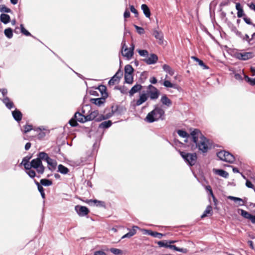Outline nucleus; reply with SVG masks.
I'll return each instance as SVG.
<instances>
[{
	"label": "nucleus",
	"mask_w": 255,
	"mask_h": 255,
	"mask_svg": "<svg viewBox=\"0 0 255 255\" xmlns=\"http://www.w3.org/2000/svg\"><path fill=\"white\" fill-rule=\"evenodd\" d=\"M58 171L63 174H66L69 171V169L62 164H59L58 166Z\"/></svg>",
	"instance_id": "a19ab883"
},
{
	"label": "nucleus",
	"mask_w": 255,
	"mask_h": 255,
	"mask_svg": "<svg viewBox=\"0 0 255 255\" xmlns=\"http://www.w3.org/2000/svg\"><path fill=\"white\" fill-rule=\"evenodd\" d=\"M97 89L100 92L102 97L107 98L108 97V93L107 92V87L104 85H100L98 86Z\"/></svg>",
	"instance_id": "bb28decb"
},
{
	"label": "nucleus",
	"mask_w": 255,
	"mask_h": 255,
	"mask_svg": "<svg viewBox=\"0 0 255 255\" xmlns=\"http://www.w3.org/2000/svg\"><path fill=\"white\" fill-rule=\"evenodd\" d=\"M152 35L154 36V37L158 39L159 41V43L161 44L163 43V34L161 31H159L156 29H154L153 31Z\"/></svg>",
	"instance_id": "412c9836"
},
{
	"label": "nucleus",
	"mask_w": 255,
	"mask_h": 255,
	"mask_svg": "<svg viewBox=\"0 0 255 255\" xmlns=\"http://www.w3.org/2000/svg\"><path fill=\"white\" fill-rule=\"evenodd\" d=\"M42 160H22L21 162L19 164V167L23 166L25 170L31 169L33 168L36 169L39 174H43L45 168L42 165Z\"/></svg>",
	"instance_id": "20e7f679"
},
{
	"label": "nucleus",
	"mask_w": 255,
	"mask_h": 255,
	"mask_svg": "<svg viewBox=\"0 0 255 255\" xmlns=\"http://www.w3.org/2000/svg\"><path fill=\"white\" fill-rule=\"evenodd\" d=\"M1 100L8 110H11L15 107L13 102L8 97H5Z\"/></svg>",
	"instance_id": "a211bd4d"
},
{
	"label": "nucleus",
	"mask_w": 255,
	"mask_h": 255,
	"mask_svg": "<svg viewBox=\"0 0 255 255\" xmlns=\"http://www.w3.org/2000/svg\"><path fill=\"white\" fill-rule=\"evenodd\" d=\"M48 165V169L53 171L55 169L56 166L57 165V162L56 160H46Z\"/></svg>",
	"instance_id": "58836bf2"
},
{
	"label": "nucleus",
	"mask_w": 255,
	"mask_h": 255,
	"mask_svg": "<svg viewBox=\"0 0 255 255\" xmlns=\"http://www.w3.org/2000/svg\"><path fill=\"white\" fill-rule=\"evenodd\" d=\"M156 243L157 244L159 247H165L168 248V244L167 243V241L166 240L158 241L156 242Z\"/></svg>",
	"instance_id": "4d7b16f0"
},
{
	"label": "nucleus",
	"mask_w": 255,
	"mask_h": 255,
	"mask_svg": "<svg viewBox=\"0 0 255 255\" xmlns=\"http://www.w3.org/2000/svg\"><path fill=\"white\" fill-rule=\"evenodd\" d=\"M11 114L13 118L15 121L18 123L21 121L22 118V114L19 110L15 109L14 111H12Z\"/></svg>",
	"instance_id": "2eb2a0df"
},
{
	"label": "nucleus",
	"mask_w": 255,
	"mask_h": 255,
	"mask_svg": "<svg viewBox=\"0 0 255 255\" xmlns=\"http://www.w3.org/2000/svg\"><path fill=\"white\" fill-rule=\"evenodd\" d=\"M213 172L215 174L218 175L225 178H228L229 177L228 172L224 170L214 168L213 169Z\"/></svg>",
	"instance_id": "aec40b11"
},
{
	"label": "nucleus",
	"mask_w": 255,
	"mask_h": 255,
	"mask_svg": "<svg viewBox=\"0 0 255 255\" xmlns=\"http://www.w3.org/2000/svg\"><path fill=\"white\" fill-rule=\"evenodd\" d=\"M119 89L121 93L123 94H127L128 93V89L126 87L124 86H120Z\"/></svg>",
	"instance_id": "338daca9"
},
{
	"label": "nucleus",
	"mask_w": 255,
	"mask_h": 255,
	"mask_svg": "<svg viewBox=\"0 0 255 255\" xmlns=\"http://www.w3.org/2000/svg\"><path fill=\"white\" fill-rule=\"evenodd\" d=\"M86 203L90 204V203H94L96 206L97 207H105V203L104 201H99L96 199L94 200H87Z\"/></svg>",
	"instance_id": "393cba45"
},
{
	"label": "nucleus",
	"mask_w": 255,
	"mask_h": 255,
	"mask_svg": "<svg viewBox=\"0 0 255 255\" xmlns=\"http://www.w3.org/2000/svg\"><path fill=\"white\" fill-rule=\"evenodd\" d=\"M191 138L196 147L203 153L207 152L211 148L210 140L205 137L198 129H194L191 132Z\"/></svg>",
	"instance_id": "f257e3e1"
},
{
	"label": "nucleus",
	"mask_w": 255,
	"mask_h": 255,
	"mask_svg": "<svg viewBox=\"0 0 255 255\" xmlns=\"http://www.w3.org/2000/svg\"><path fill=\"white\" fill-rule=\"evenodd\" d=\"M228 198L230 199V200H233V201H235V202H236L237 201L242 202V203H239V205L240 206H243V205H244V201L242 199H241L240 198L236 197H234V196H229L228 197Z\"/></svg>",
	"instance_id": "09e8293b"
},
{
	"label": "nucleus",
	"mask_w": 255,
	"mask_h": 255,
	"mask_svg": "<svg viewBox=\"0 0 255 255\" xmlns=\"http://www.w3.org/2000/svg\"><path fill=\"white\" fill-rule=\"evenodd\" d=\"M116 82H118V80L113 76L109 81L108 84L109 86H112L114 85Z\"/></svg>",
	"instance_id": "69168bd1"
},
{
	"label": "nucleus",
	"mask_w": 255,
	"mask_h": 255,
	"mask_svg": "<svg viewBox=\"0 0 255 255\" xmlns=\"http://www.w3.org/2000/svg\"><path fill=\"white\" fill-rule=\"evenodd\" d=\"M227 25L229 28L231 29V30L232 32H234L237 36V35H241V32L238 31L237 27L234 25V24L232 22H231V21H228L227 22Z\"/></svg>",
	"instance_id": "7c9ffc66"
},
{
	"label": "nucleus",
	"mask_w": 255,
	"mask_h": 255,
	"mask_svg": "<svg viewBox=\"0 0 255 255\" xmlns=\"http://www.w3.org/2000/svg\"><path fill=\"white\" fill-rule=\"evenodd\" d=\"M168 248H169L170 249H173L176 251H178L181 253H183L184 254H186L188 252V250L185 248H179L177 247L175 245H168Z\"/></svg>",
	"instance_id": "72a5a7b5"
},
{
	"label": "nucleus",
	"mask_w": 255,
	"mask_h": 255,
	"mask_svg": "<svg viewBox=\"0 0 255 255\" xmlns=\"http://www.w3.org/2000/svg\"><path fill=\"white\" fill-rule=\"evenodd\" d=\"M219 159H236L238 158L237 155H234L232 153L225 150H221L216 153Z\"/></svg>",
	"instance_id": "423d86ee"
},
{
	"label": "nucleus",
	"mask_w": 255,
	"mask_h": 255,
	"mask_svg": "<svg viewBox=\"0 0 255 255\" xmlns=\"http://www.w3.org/2000/svg\"><path fill=\"white\" fill-rule=\"evenodd\" d=\"M94 255H107V254L104 251L101 250L95 251L94 253Z\"/></svg>",
	"instance_id": "774afa93"
},
{
	"label": "nucleus",
	"mask_w": 255,
	"mask_h": 255,
	"mask_svg": "<svg viewBox=\"0 0 255 255\" xmlns=\"http://www.w3.org/2000/svg\"><path fill=\"white\" fill-rule=\"evenodd\" d=\"M26 173L30 177V178H34L35 176V172L33 170L28 169V170H25Z\"/></svg>",
	"instance_id": "680f3d73"
},
{
	"label": "nucleus",
	"mask_w": 255,
	"mask_h": 255,
	"mask_svg": "<svg viewBox=\"0 0 255 255\" xmlns=\"http://www.w3.org/2000/svg\"><path fill=\"white\" fill-rule=\"evenodd\" d=\"M74 118L81 123H84L86 122L94 120V117H92L91 113L86 116L82 115L79 112H76L74 114Z\"/></svg>",
	"instance_id": "0eeeda50"
},
{
	"label": "nucleus",
	"mask_w": 255,
	"mask_h": 255,
	"mask_svg": "<svg viewBox=\"0 0 255 255\" xmlns=\"http://www.w3.org/2000/svg\"><path fill=\"white\" fill-rule=\"evenodd\" d=\"M147 77V72L143 71L142 72L140 76V77L138 79V81L140 84H143L146 81Z\"/></svg>",
	"instance_id": "79ce46f5"
},
{
	"label": "nucleus",
	"mask_w": 255,
	"mask_h": 255,
	"mask_svg": "<svg viewBox=\"0 0 255 255\" xmlns=\"http://www.w3.org/2000/svg\"><path fill=\"white\" fill-rule=\"evenodd\" d=\"M4 34L8 39L11 38L13 36V31L12 28L9 27L5 29L4 30Z\"/></svg>",
	"instance_id": "c03bdc74"
},
{
	"label": "nucleus",
	"mask_w": 255,
	"mask_h": 255,
	"mask_svg": "<svg viewBox=\"0 0 255 255\" xmlns=\"http://www.w3.org/2000/svg\"><path fill=\"white\" fill-rule=\"evenodd\" d=\"M241 212V215L244 218L251 220L253 224H255V216H253L247 211L243 209H239Z\"/></svg>",
	"instance_id": "f8f14e48"
},
{
	"label": "nucleus",
	"mask_w": 255,
	"mask_h": 255,
	"mask_svg": "<svg viewBox=\"0 0 255 255\" xmlns=\"http://www.w3.org/2000/svg\"><path fill=\"white\" fill-rule=\"evenodd\" d=\"M143 61L148 65L154 64L158 61V56L155 54L152 53L149 57L144 59Z\"/></svg>",
	"instance_id": "9b49d317"
},
{
	"label": "nucleus",
	"mask_w": 255,
	"mask_h": 255,
	"mask_svg": "<svg viewBox=\"0 0 255 255\" xmlns=\"http://www.w3.org/2000/svg\"><path fill=\"white\" fill-rule=\"evenodd\" d=\"M148 96L146 93H142L139 95V99L136 101L134 105V107L139 106L146 102L148 99Z\"/></svg>",
	"instance_id": "4468645a"
},
{
	"label": "nucleus",
	"mask_w": 255,
	"mask_h": 255,
	"mask_svg": "<svg viewBox=\"0 0 255 255\" xmlns=\"http://www.w3.org/2000/svg\"><path fill=\"white\" fill-rule=\"evenodd\" d=\"M254 54L252 52H238L236 54V57L241 60L246 61L254 57Z\"/></svg>",
	"instance_id": "1a4fd4ad"
},
{
	"label": "nucleus",
	"mask_w": 255,
	"mask_h": 255,
	"mask_svg": "<svg viewBox=\"0 0 255 255\" xmlns=\"http://www.w3.org/2000/svg\"><path fill=\"white\" fill-rule=\"evenodd\" d=\"M75 210L80 217H84L87 215L90 212L87 207L80 205L75 206Z\"/></svg>",
	"instance_id": "9d476101"
},
{
	"label": "nucleus",
	"mask_w": 255,
	"mask_h": 255,
	"mask_svg": "<svg viewBox=\"0 0 255 255\" xmlns=\"http://www.w3.org/2000/svg\"><path fill=\"white\" fill-rule=\"evenodd\" d=\"M134 50V45L133 43H132L130 45V47L129 48L128 51L127 52L123 54V56L124 57H126V58L128 60L130 59L133 55Z\"/></svg>",
	"instance_id": "6ab92c4d"
},
{
	"label": "nucleus",
	"mask_w": 255,
	"mask_h": 255,
	"mask_svg": "<svg viewBox=\"0 0 255 255\" xmlns=\"http://www.w3.org/2000/svg\"><path fill=\"white\" fill-rule=\"evenodd\" d=\"M60 148L58 146H52L48 150V152L44 151L38 152L36 154L37 157L34 159H52V158H55L57 159H66L63 154L60 152Z\"/></svg>",
	"instance_id": "f03ea898"
},
{
	"label": "nucleus",
	"mask_w": 255,
	"mask_h": 255,
	"mask_svg": "<svg viewBox=\"0 0 255 255\" xmlns=\"http://www.w3.org/2000/svg\"><path fill=\"white\" fill-rule=\"evenodd\" d=\"M45 135H46L45 132L40 129L39 132L37 135V139H38L39 140H42L44 138Z\"/></svg>",
	"instance_id": "0e129e2a"
},
{
	"label": "nucleus",
	"mask_w": 255,
	"mask_h": 255,
	"mask_svg": "<svg viewBox=\"0 0 255 255\" xmlns=\"http://www.w3.org/2000/svg\"><path fill=\"white\" fill-rule=\"evenodd\" d=\"M106 98H104L103 97H102L99 98H97L96 103H95L94 104L96 106L100 107L102 105H104V104L106 103Z\"/></svg>",
	"instance_id": "a18cd8bd"
},
{
	"label": "nucleus",
	"mask_w": 255,
	"mask_h": 255,
	"mask_svg": "<svg viewBox=\"0 0 255 255\" xmlns=\"http://www.w3.org/2000/svg\"><path fill=\"white\" fill-rule=\"evenodd\" d=\"M164 110L158 105H156L154 106L153 110L147 115L144 120L148 123H152L159 120H164Z\"/></svg>",
	"instance_id": "7ed1b4c3"
},
{
	"label": "nucleus",
	"mask_w": 255,
	"mask_h": 255,
	"mask_svg": "<svg viewBox=\"0 0 255 255\" xmlns=\"http://www.w3.org/2000/svg\"><path fill=\"white\" fill-rule=\"evenodd\" d=\"M180 154L183 159H194V158H197L195 153L191 154L185 151H180Z\"/></svg>",
	"instance_id": "dca6fc26"
},
{
	"label": "nucleus",
	"mask_w": 255,
	"mask_h": 255,
	"mask_svg": "<svg viewBox=\"0 0 255 255\" xmlns=\"http://www.w3.org/2000/svg\"><path fill=\"white\" fill-rule=\"evenodd\" d=\"M134 27L136 30L137 32L139 34H142L144 33V29L143 28L138 26L135 24H134Z\"/></svg>",
	"instance_id": "e2e57ef3"
},
{
	"label": "nucleus",
	"mask_w": 255,
	"mask_h": 255,
	"mask_svg": "<svg viewBox=\"0 0 255 255\" xmlns=\"http://www.w3.org/2000/svg\"><path fill=\"white\" fill-rule=\"evenodd\" d=\"M78 120H77V119L75 118L74 117L72 119H71L69 122V124L70 125V126L72 127H75L78 126L77 123Z\"/></svg>",
	"instance_id": "bf43d9fd"
},
{
	"label": "nucleus",
	"mask_w": 255,
	"mask_h": 255,
	"mask_svg": "<svg viewBox=\"0 0 255 255\" xmlns=\"http://www.w3.org/2000/svg\"><path fill=\"white\" fill-rule=\"evenodd\" d=\"M134 71V69L132 67L129 65L128 64L125 66V75L127 74H133Z\"/></svg>",
	"instance_id": "37998d69"
},
{
	"label": "nucleus",
	"mask_w": 255,
	"mask_h": 255,
	"mask_svg": "<svg viewBox=\"0 0 255 255\" xmlns=\"http://www.w3.org/2000/svg\"><path fill=\"white\" fill-rule=\"evenodd\" d=\"M23 128V129L21 128V130L24 133H26L32 129V126L31 125L26 124Z\"/></svg>",
	"instance_id": "8fccbe9b"
},
{
	"label": "nucleus",
	"mask_w": 255,
	"mask_h": 255,
	"mask_svg": "<svg viewBox=\"0 0 255 255\" xmlns=\"http://www.w3.org/2000/svg\"><path fill=\"white\" fill-rule=\"evenodd\" d=\"M125 78V83L131 84L133 82V74H127L126 75H124Z\"/></svg>",
	"instance_id": "4c0bfd02"
},
{
	"label": "nucleus",
	"mask_w": 255,
	"mask_h": 255,
	"mask_svg": "<svg viewBox=\"0 0 255 255\" xmlns=\"http://www.w3.org/2000/svg\"><path fill=\"white\" fill-rule=\"evenodd\" d=\"M230 71H232L233 74H234V77L236 80L239 81H243V78L242 76L240 74L236 73L233 68L230 69Z\"/></svg>",
	"instance_id": "6e6d98bb"
},
{
	"label": "nucleus",
	"mask_w": 255,
	"mask_h": 255,
	"mask_svg": "<svg viewBox=\"0 0 255 255\" xmlns=\"http://www.w3.org/2000/svg\"><path fill=\"white\" fill-rule=\"evenodd\" d=\"M236 8L237 10V16L239 18L244 17L246 15L244 9L240 2L236 3Z\"/></svg>",
	"instance_id": "4be33fe9"
},
{
	"label": "nucleus",
	"mask_w": 255,
	"mask_h": 255,
	"mask_svg": "<svg viewBox=\"0 0 255 255\" xmlns=\"http://www.w3.org/2000/svg\"><path fill=\"white\" fill-rule=\"evenodd\" d=\"M162 68L164 71L168 73L170 75L173 76L174 74V70L168 65L164 64Z\"/></svg>",
	"instance_id": "f704fd0d"
},
{
	"label": "nucleus",
	"mask_w": 255,
	"mask_h": 255,
	"mask_svg": "<svg viewBox=\"0 0 255 255\" xmlns=\"http://www.w3.org/2000/svg\"><path fill=\"white\" fill-rule=\"evenodd\" d=\"M177 132L178 134L181 137L184 138L189 137L188 133L185 130H184L183 129H178L177 131Z\"/></svg>",
	"instance_id": "603ef678"
},
{
	"label": "nucleus",
	"mask_w": 255,
	"mask_h": 255,
	"mask_svg": "<svg viewBox=\"0 0 255 255\" xmlns=\"http://www.w3.org/2000/svg\"><path fill=\"white\" fill-rule=\"evenodd\" d=\"M191 59L198 62V64L202 67L203 69H208L209 68V67L207 66L202 60H200L198 57L193 56L191 57Z\"/></svg>",
	"instance_id": "cd10ccee"
},
{
	"label": "nucleus",
	"mask_w": 255,
	"mask_h": 255,
	"mask_svg": "<svg viewBox=\"0 0 255 255\" xmlns=\"http://www.w3.org/2000/svg\"><path fill=\"white\" fill-rule=\"evenodd\" d=\"M137 51L141 56L145 57L148 55V52L147 50L138 49Z\"/></svg>",
	"instance_id": "13d9d810"
},
{
	"label": "nucleus",
	"mask_w": 255,
	"mask_h": 255,
	"mask_svg": "<svg viewBox=\"0 0 255 255\" xmlns=\"http://www.w3.org/2000/svg\"><path fill=\"white\" fill-rule=\"evenodd\" d=\"M113 123L111 121L108 120L104 121L99 124L98 127L100 128L106 129L110 128L112 125Z\"/></svg>",
	"instance_id": "c756f323"
},
{
	"label": "nucleus",
	"mask_w": 255,
	"mask_h": 255,
	"mask_svg": "<svg viewBox=\"0 0 255 255\" xmlns=\"http://www.w3.org/2000/svg\"><path fill=\"white\" fill-rule=\"evenodd\" d=\"M0 11L1 12L10 13L11 12V10L10 8L7 7L5 5H2L0 7Z\"/></svg>",
	"instance_id": "052dcab7"
},
{
	"label": "nucleus",
	"mask_w": 255,
	"mask_h": 255,
	"mask_svg": "<svg viewBox=\"0 0 255 255\" xmlns=\"http://www.w3.org/2000/svg\"><path fill=\"white\" fill-rule=\"evenodd\" d=\"M146 232L148 235L158 239H161L165 235L160 233L152 231L151 230H147Z\"/></svg>",
	"instance_id": "2f4dec72"
},
{
	"label": "nucleus",
	"mask_w": 255,
	"mask_h": 255,
	"mask_svg": "<svg viewBox=\"0 0 255 255\" xmlns=\"http://www.w3.org/2000/svg\"><path fill=\"white\" fill-rule=\"evenodd\" d=\"M163 85L166 88H172L175 89H178L179 88V86L177 85L172 84L168 80H164Z\"/></svg>",
	"instance_id": "e433bc0d"
},
{
	"label": "nucleus",
	"mask_w": 255,
	"mask_h": 255,
	"mask_svg": "<svg viewBox=\"0 0 255 255\" xmlns=\"http://www.w3.org/2000/svg\"><path fill=\"white\" fill-rule=\"evenodd\" d=\"M110 251L115 255H121L123 253L121 250L113 248H111Z\"/></svg>",
	"instance_id": "5fc2aeb1"
},
{
	"label": "nucleus",
	"mask_w": 255,
	"mask_h": 255,
	"mask_svg": "<svg viewBox=\"0 0 255 255\" xmlns=\"http://www.w3.org/2000/svg\"><path fill=\"white\" fill-rule=\"evenodd\" d=\"M137 228H138L137 226H133V227H132V229L130 230L129 231L128 233H127L126 234L124 235L122 237L121 239H125V238H131V237H132L133 235H134L136 234V231L135 229H137Z\"/></svg>",
	"instance_id": "a878e982"
},
{
	"label": "nucleus",
	"mask_w": 255,
	"mask_h": 255,
	"mask_svg": "<svg viewBox=\"0 0 255 255\" xmlns=\"http://www.w3.org/2000/svg\"><path fill=\"white\" fill-rule=\"evenodd\" d=\"M0 20L4 24H7L10 21V16L7 14L1 13L0 15Z\"/></svg>",
	"instance_id": "c85d7f7f"
},
{
	"label": "nucleus",
	"mask_w": 255,
	"mask_h": 255,
	"mask_svg": "<svg viewBox=\"0 0 255 255\" xmlns=\"http://www.w3.org/2000/svg\"><path fill=\"white\" fill-rule=\"evenodd\" d=\"M112 111L107 113V116L106 118H110L114 114L121 115L123 114L124 112L126 111V109L123 106L120 105H116L115 107L114 105L111 106Z\"/></svg>",
	"instance_id": "6e6552de"
},
{
	"label": "nucleus",
	"mask_w": 255,
	"mask_h": 255,
	"mask_svg": "<svg viewBox=\"0 0 255 255\" xmlns=\"http://www.w3.org/2000/svg\"><path fill=\"white\" fill-rule=\"evenodd\" d=\"M161 103L167 107H170L172 105V101L170 100L166 95L162 96L160 99Z\"/></svg>",
	"instance_id": "5701e85b"
},
{
	"label": "nucleus",
	"mask_w": 255,
	"mask_h": 255,
	"mask_svg": "<svg viewBox=\"0 0 255 255\" xmlns=\"http://www.w3.org/2000/svg\"><path fill=\"white\" fill-rule=\"evenodd\" d=\"M40 183L44 186H49L52 184V182L50 180L43 178L40 180Z\"/></svg>",
	"instance_id": "49530a36"
},
{
	"label": "nucleus",
	"mask_w": 255,
	"mask_h": 255,
	"mask_svg": "<svg viewBox=\"0 0 255 255\" xmlns=\"http://www.w3.org/2000/svg\"><path fill=\"white\" fill-rule=\"evenodd\" d=\"M141 9L146 17L149 18L151 15V12L148 5L146 4H142L141 5Z\"/></svg>",
	"instance_id": "b1692460"
},
{
	"label": "nucleus",
	"mask_w": 255,
	"mask_h": 255,
	"mask_svg": "<svg viewBox=\"0 0 255 255\" xmlns=\"http://www.w3.org/2000/svg\"><path fill=\"white\" fill-rule=\"evenodd\" d=\"M146 94L150 100L155 101L159 98L160 92L155 87L150 84L147 87Z\"/></svg>",
	"instance_id": "39448f33"
},
{
	"label": "nucleus",
	"mask_w": 255,
	"mask_h": 255,
	"mask_svg": "<svg viewBox=\"0 0 255 255\" xmlns=\"http://www.w3.org/2000/svg\"><path fill=\"white\" fill-rule=\"evenodd\" d=\"M67 163L73 167L83 166L86 160H66Z\"/></svg>",
	"instance_id": "f3484780"
},
{
	"label": "nucleus",
	"mask_w": 255,
	"mask_h": 255,
	"mask_svg": "<svg viewBox=\"0 0 255 255\" xmlns=\"http://www.w3.org/2000/svg\"><path fill=\"white\" fill-rule=\"evenodd\" d=\"M238 37L242 39L243 41H246L249 45H252L253 43L251 42V39L248 34H246L244 35L241 32V35H237Z\"/></svg>",
	"instance_id": "c9c22d12"
},
{
	"label": "nucleus",
	"mask_w": 255,
	"mask_h": 255,
	"mask_svg": "<svg viewBox=\"0 0 255 255\" xmlns=\"http://www.w3.org/2000/svg\"><path fill=\"white\" fill-rule=\"evenodd\" d=\"M121 45H122L121 52H122V54L123 55V54H124L126 52H127L129 49V48H128L127 46L126 45V40H125V38H123L122 43H121Z\"/></svg>",
	"instance_id": "de8ad7c7"
},
{
	"label": "nucleus",
	"mask_w": 255,
	"mask_h": 255,
	"mask_svg": "<svg viewBox=\"0 0 255 255\" xmlns=\"http://www.w3.org/2000/svg\"><path fill=\"white\" fill-rule=\"evenodd\" d=\"M20 31H21V32L26 35V36H31L32 37L35 38V39H37L35 36H34L33 35H31V34L28 31H27L24 27L23 25L21 24L20 25Z\"/></svg>",
	"instance_id": "ea45409f"
},
{
	"label": "nucleus",
	"mask_w": 255,
	"mask_h": 255,
	"mask_svg": "<svg viewBox=\"0 0 255 255\" xmlns=\"http://www.w3.org/2000/svg\"><path fill=\"white\" fill-rule=\"evenodd\" d=\"M123 71L121 70V68H120L114 76L118 80V83H119L120 81V79L123 77Z\"/></svg>",
	"instance_id": "864d4df0"
},
{
	"label": "nucleus",
	"mask_w": 255,
	"mask_h": 255,
	"mask_svg": "<svg viewBox=\"0 0 255 255\" xmlns=\"http://www.w3.org/2000/svg\"><path fill=\"white\" fill-rule=\"evenodd\" d=\"M208 214H210L211 216L213 214L212 207L210 205L207 206L203 214L201 215V218H204L207 217Z\"/></svg>",
	"instance_id": "473e14b6"
},
{
	"label": "nucleus",
	"mask_w": 255,
	"mask_h": 255,
	"mask_svg": "<svg viewBox=\"0 0 255 255\" xmlns=\"http://www.w3.org/2000/svg\"><path fill=\"white\" fill-rule=\"evenodd\" d=\"M244 77L247 82L249 83L251 85H255V78H251L245 74H244Z\"/></svg>",
	"instance_id": "3c124183"
},
{
	"label": "nucleus",
	"mask_w": 255,
	"mask_h": 255,
	"mask_svg": "<svg viewBox=\"0 0 255 255\" xmlns=\"http://www.w3.org/2000/svg\"><path fill=\"white\" fill-rule=\"evenodd\" d=\"M142 89V86L140 84L136 83L128 92L129 96H132L136 93L140 91Z\"/></svg>",
	"instance_id": "ddd939ff"
}]
</instances>
